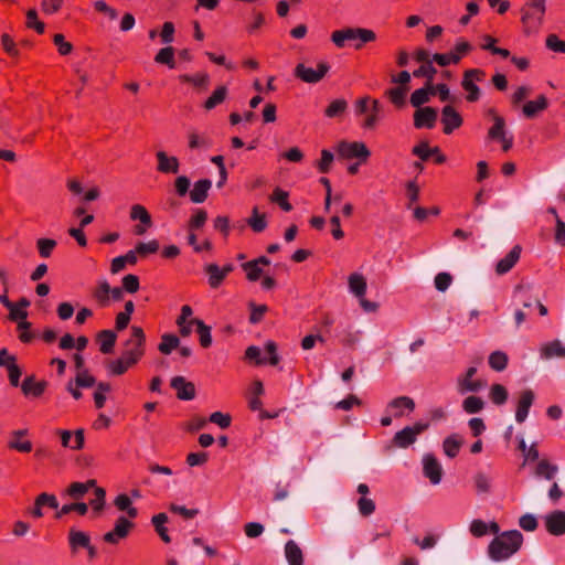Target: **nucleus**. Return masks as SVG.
Listing matches in <instances>:
<instances>
[{"label":"nucleus","mask_w":565,"mask_h":565,"mask_svg":"<svg viewBox=\"0 0 565 565\" xmlns=\"http://www.w3.org/2000/svg\"><path fill=\"white\" fill-rule=\"evenodd\" d=\"M167 522L168 515L166 513H158L151 518V524L153 525L157 534L164 543H170L171 537L169 536L168 529L166 527Z\"/></svg>","instance_id":"obj_36"},{"label":"nucleus","mask_w":565,"mask_h":565,"mask_svg":"<svg viewBox=\"0 0 565 565\" xmlns=\"http://www.w3.org/2000/svg\"><path fill=\"white\" fill-rule=\"evenodd\" d=\"M157 171L163 174H177L180 170V161L175 156H168L166 151L159 150L156 153Z\"/></svg>","instance_id":"obj_13"},{"label":"nucleus","mask_w":565,"mask_h":565,"mask_svg":"<svg viewBox=\"0 0 565 565\" xmlns=\"http://www.w3.org/2000/svg\"><path fill=\"white\" fill-rule=\"evenodd\" d=\"M366 287V280L361 274L354 273L349 276V289L355 297H364Z\"/></svg>","instance_id":"obj_35"},{"label":"nucleus","mask_w":565,"mask_h":565,"mask_svg":"<svg viewBox=\"0 0 565 565\" xmlns=\"http://www.w3.org/2000/svg\"><path fill=\"white\" fill-rule=\"evenodd\" d=\"M483 401L475 395L466 397L462 402V408L468 414H477L483 409Z\"/></svg>","instance_id":"obj_55"},{"label":"nucleus","mask_w":565,"mask_h":565,"mask_svg":"<svg viewBox=\"0 0 565 565\" xmlns=\"http://www.w3.org/2000/svg\"><path fill=\"white\" fill-rule=\"evenodd\" d=\"M132 527V522H130L125 516H119L116 520L114 529L104 534V541L110 544H117L120 540L125 539L129 534V531Z\"/></svg>","instance_id":"obj_11"},{"label":"nucleus","mask_w":565,"mask_h":565,"mask_svg":"<svg viewBox=\"0 0 565 565\" xmlns=\"http://www.w3.org/2000/svg\"><path fill=\"white\" fill-rule=\"evenodd\" d=\"M227 87L222 85L214 89L212 95L205 100L204 108L206 110H212L216 106L221 105L227 97Z\"/></svg>","instance_id":"obj_38"},{"label":"nucleus","mask_w":565,"mask_h":565,"mask_svg":"<svg viewBox=\"0 0 565 565\" xmlns=\"http://www.w3.org/2000/svg\"><path fill=\"white\" fill-rule=\"evenodd\" d=\"M73 511L77 512L79 515H85L88 511V504L84 502L64 504L57 512V518H61L62 515L68 514Z\"/></svg>","instance_id":"obj_58"},{"label":"nucleus","mask_w":565,"mask_h":565,"mask_svg":"<svg viewBox=\"0 0 565 565\" xmlns=\"http://www.w3.org/2000/svg\"><path fill=\"white\" fill-rule=\"evenodd\" d=\"M90 543V536L88 533L71 529L68 532V544L71 553L76 555L81 548L88 547Z\"/></svg>","instance_id":"obj_21"},{"label":"nucleus","mask_w":565,"mask_h":565,"mask_svg":"<svg viewBox=\"0 0 565 565\" xmlns=\"http://www.w3.org/2000/svg\"><path fill=\"white\" fill-rule=\"evenodd\" d=\"M289 193L280 188H276L271 195L270 201L277 203L282 211L290 212L292 210V205L288 201Z\"/></svg>","instance_id":"obj_48"},{"label":"nucleus","mask_w":565,"mask_h":565,"mask_svg":"<svg viewBox=\"0 0 565 565\" xmlns=\"http://www.w3.org/2000/svg\"><path fill=\"white\" fill-rule=\"evenodd\" d=\"M284 553L288 565H303L305 555L301 547L294 540L286 542Z\"/></svg>","instance_id":"obj_22"},{"label":"nucleus","mask_w":565,"mask_h":565,"mask_svg":"<svg viewBox=\"0 0 565 565\" xmlns=\"http://www.w3.org/2000/svg\"><path fill=\"white\" fill-rule=\"evenodd\" d=\"M471 50L472 45L468 41L463 39L458 40L450 52L452 56V64H457L465 55L471 52Z\"/></svg>","instance_id":"obj_50"},{"label":"nucleus","mask_w":565,"mask_h":565,"mask_svg":"<svg viewBox=\"0 0 565 565\" xmlns=\"http://www.w3.org/2000/svg\"><path fill=\"white\" fill-rule=\"evenodd\" d=\"M154 62L174 68V49L172 46L161 49L154 56Z\"/></svg>","instance_id":"obj_54"},{"label":"nucleus","mask_w":565,"mask_h":565,"mask_svg":"<svg viewBox=\"0 0 565 565\" xmlns=\"http://www.w3.org/2000/svg\"><path fill=\"white\" fill-rule=\"evenodd\" d=\"M441 122L444 132L450 135L462 125V117L452 106L447 105L441 110Z\"/></svg>","instance_id":"obj_15"},{"label":"nucleus","mask_w":565,"mask_h":565,"mask_svg":"<svg viewBox=\"0 0 565 565\" xmlns=\"http://www.w3.org/2000/svg\"><path fill=\"white\" fill-rule=\"evenodd\" d=\"M180 347V340L175 334L164 333L161 335V342L158 345V350L162 354H170L173 350Z\"/></svg>","instance_id":"obj_40"},{"label":"nucleus","mask_w":565,"mask_h":565,"mask_svg":"<svg viewBox=\"0 0 565 565\" xmlns=\"http://www.w3.org/2000/svg\"><path fill=\"white\" fill-rule=\"evenodd\" d=\"M244 271L246 273V278L249 280V281H257L262 274H263V269L262 267L257 266L256 265V262H247V263H244L242 265Z\"/></svg>","instance_id":"obj_61"},{"label":"nucleus","mask_w":565,"mask_h":565,"mask_svg":"<svg viewBox=\"0 0 565 565\" xmlns=\"http://www.w3.org/2000/svg\"><path fill=\"white\" fill-rule=\"evenodd\" d=\"M207 220V213L206 211L199 209L195 211V213L192 215V217L189 221V230L195 231L204 226L205 222Z\"/></svg>","instance_id":"obj_62"},{"label":"nucleus","mask_w":565,"mask_h":565,"mask_svg":"<svg viewBox=\"0 0 565 565\" xmlns=\"http://www.w3.org/2000/svg\"><path fill=\"white\" fill-rule=\"evenodd\" d=\"M521 252L522 248L520 245L513 246L512 249L497 263L495 273L498 275H504L509 273L519 262Z\"/></svg>","instance_id":"obj_20"},{"label":"nucleus","mask_w":565,"mask_h":565,"mask_svg":"<svg viewBox=\"0 0 565 565\" xmlns=\"http://www.w3.org/2000/svg\"><path fill=\"white\" fill-rule=\"evenodd\" d=\"M114 504L119 511H126L129 518H137L138 510L132 507V502L127 494H118L114 500Z\"/></svg>","instance_id":"obj_41"},{"label":"nucleus","mask_w":565,"mask_h":565,"mask_svg":"<svg viewBox=\"0 0 565 565\" xmlns=\"http://www.w3.org/2000/svg\"><path fill=\"white\" fill-rule=\"evenodd\" d=\"M111 386L107 382H99L96 384V391L94 392V403L97 409L104 407L107 399L106 394L110 392Z\"/></svg>","instance_id":"obj_52"},{"label":"nucleus","mask_w":565,"mask_h":565,"mask_svg":"<svg viewBox=\"0 0 565 565\" xmlns=\"http://www.w3.org/2000/svg\"><path fill=\"white\" fill-rule=\"evenodd\" d=\"M375 39L374 31L364 28H344L331 34V41L339 49L351 45L360 50L365 43L373 42Z\"/></svg>","instance_id":"obj_2"},{"label":"nucleus","mask_w":565,"mask_h":565,"mask_svg":"<svg viewBox=\"0 0 565 565\" xmlns=\"http://www.w3.org/2000/svg\"><path fill=\"white\" fill-rule=\"evenodd\" d=\"M509 358L503 351H494L489 355V366L497 372H502L507 369Z\"/></svg>","instance_id":"obj_43"},{"label":"nucleus","mask_w":565,"mask_h":565,"mask_svg":"<svg viewBox=\"0 0 565 565\" xmlns=\"http://www.w3.org/2000/svg\"><path fill=\"white\" fill-rule=\"evenodd\" d=\"M334 156L330 150L323 149L321 151V159L316 163L320 173H328L332 167Z\"/></svg>","instance_id":"obj_57"},{"label":"nucleus","mask_w":565,"mask_h":565,"mask_svg":"<svg viewBox=\"0 0 565 565\" xmlns=\"http://www.w3.org/2000/svg\"><path fill=\"white\" fill-rule=\"evenodd\" d=\"M26 434V429L14 430L8 443V447L20 452H30L32 450V443L30 440H20V438Z\"/></svg>","instance_id":"obj_27"},{"label":"nucleus","mask_w":565,"mask_h":565,"mask_svg":"<svg viewBox=\"0 0 565 565\" xmlns=\"http://www.w3.org/2000/svg\"><path fill=\"white\" fill-rule=\"evenodd\" d=\"M192 322H194L196 326V332L199 333L200 344L203 348H209L212 344L211 328L200 319H193Z\"/></svg>","instance_id":"obj_49"},{"label":"nucleus","mask_w":565,"mask_h":565,"mask_svg":"<svg viewBox=\"0 0 565 565\" xmlns=\"http://www.w3.org/2000/svg\"><path fill=\"white\" fill-rule=\"evenodd\" d=\"M96 484L95 479H89L86 482H73L66 490V493L74 500L82 499L88 490L93 489Z\"/></svg>","instance_id":"obj_29"},{"label":"nucleus","mask_w":565,"mask_h":565,"mask_svg":"<svg viewBox=\"0 0 565 565\" xmlns=\"http://www.w3.org/2000/svg\"><path fill=\"white\" fill-rule=\"evenodd\" d=\"M534 398L535 396L533 391L524 390L523 392H521L515 411V420L519 424H522L526 419L529 411L534 402Z\"/></svg>","instance_id":"obj_19"},{"label":"nucleus","mask_w":565,"mask_h":565,"mask_svg":"<svg viewBox=\"0 0 565 565\" xmlns=\"http://www.w3.org/2000/svg\"><path fill=\"white\" fill-rule=\"evenodd\" d=\"M135 364V362H130L129 358H127L125 354H121L119 359L107 363V371L110 375H122L128 371L129 367Z\"/></svg>","instance_id":"obj_34"},{"label":"nucleus","mask_w":565,"mask_h":565,"mask_svg":"<svg viewBox=\"0 0 565 565\" xmlns=\"http://www.w3.org/2000/svg\"><path fill=\"white\" fill-rule=\"evenodd\" d=\"M382 104L379 99L372 100V106L367 114H365V119L362 124V127L364 129H374L377 122L381 120V113H382Z\"/></svg>","instance_id":"obj_28"},{"label":"nucleus","mask_w":565,"mask_h":565,"mask_svg":"<svg viewBox=\"0 0 565 565\" xmlns=\"http://www.w3.org/2000/svg\"><path fill=\"white\" fill-rule=\"evenodd\" d=\"M188 146L190 149H205L212 146V140L205 134L195 130L188 132Z\"/></svg>","instance_id":"obj_37"},{"label":"nucleus","mask_w":565,"mask_h":565,"mask_svg":"<svg viewBox=\"0 0 565 565\" xmlns=\"http://www.w3.org/2000/svg\"><path fill=\"white\" fill-rule=\"evenodd\" d=\"M545 9H541L537 7H534L530 3H525V6L522 8V17L521 21L524 25L525 32H532L536 31L540 25L542 24L543 17L545 14Z\"/></svg>","instance_id":"obj_9"},{"label":"nucleus","mask_w":565,"mask_h":565,"mask_svg":"<svg viewBox=\"0 0 565 565\" xmlns=\"http://www.w3.org/2000/svg\"><path fill=\"white\" fill-rule=\"evenodd\" d=\"M338 152L341 157L345 159L358 158L361 161L360 163L366 162L371 156V152L366 145L361 141H341L338 145Z\"/></svg>","instance_id":"obj_8"},{"label":"nucleus","mask_w":565,"mask_h":565,"mask_svg":"<svg viewBox=\"0 0 565 565\" xmlns=\"http://www.w3.org/2000/svg\"><path fill=\"white\" fill-rule=\"evenodd\" d=\"M429 95H431V84L426 83L425 87L416 89L412 93L411 104L414 107L420 108L422 105L429 100Z\"/></svg>","instance_id":"obj_46"},{"label":"nucleus","mask_w":565,"mask_h":565,"mask_svg":"<svg viewBox=\"0 0 565 565\" xmlns=\"http://www.w3.org/2000/svg\"><path fill=\"white\" fill-rule=\"evenodd\" d=\"M211 186L212 181L210 179H201L196 181L193 189L189 192L190 200L196 204L203 203L207 199Z\"/></svg>","instance_id":"obj_25"},{"label":"nucleus","mask_w":565,"mask_h":565,"mask_svg":"<svg viewBox=\"0 0 565 565\" xmlns=\"http://www.w3.org/2000/svg\"><path fill=\"white\" fill-rule=\"evenodd\" d=\"M546 531L554 536L565 534V511L555 510L544 516Z\"/></svg>","instance_id":"obj_10"},{"label":"nucleus","mask_w":565,"mask_h":565,"mask_svg":"<svg viewBox=\"0 0 565 565\" xmlns=\"http://www.w3.org/2000/svg\"><path fill=\"white\" fill-rule=\"evenodd\" d=\"M461 440L457 435L448 436L443 443V449L446 456L455 458L460 450Z\"/></svg>","instance_id":"obj_47"},{"label":"nucleus","mask_w":565,"mask_h":565,"mask_svg":"<svg viewBox=\"0 0 565 565\" xmlns=\"http://www.w3.org/2000/svg\"><path fill=\"white\" fill-rule=\"evenodd\" d=\"M109 291H111L109 282L105 279L99 280L93 290V298L100 307H106L109 305Z\"/></svg>","instance_id":"obj_33"},{"label":"nucleus","mask_w":565,"mask_h":565,"mask_svg":"<svg viewBox=\"0 0 565 565\" xmlns=\"http://www.w3.org/2000/svg\"><path fill=\"white\" fill-rule=\"evenodd\" d=\"M117 335L113 330H102L97 334V341L99 343V350L104 354L113 352L116 343Z\"/></svg>","instance_id":"obj_32"},{"label":"nucleus","mask_w":565,"mask_h":565,"mask_svg":"<svg viewBox=\"0 0 565 565\" xmlns=\"http://www.w3.org/2000/svg\"><path fill=\"white\" fill-rule=\"evenodd\" d=\"M356 504L362 516H370L375 511V502L367 497H361Z\"/></svg>","instance_id":"obj_63"},{"label":"nucleus","mask_w":565,"mask_h":565,"mask_svg":"<svg viewBox=\"0 0 565 565\" xmlns=\"http://www.w3.org/2000/svg\"><path fill=\"white\" fill-rule=\"evenodd\" d=\"M387 407L392 411L394 417H403L414 412L415 402L408 396H399L392 399Z\"/></svg>","instance_id":"obj_18"},{"label":"nucleus","mask_w":565,"mask_h":565,"mask_svg":"<svg viewBox=\"0 0 565 565\" xmlns=\"http://www.w3.org/2000/svg\"><path fill=\"white\" fill-rule=\"evenodd\" d=\"M424 475L433 484H438L441 481L443 469L439 461L431 454H427L423 458Z\"/></svg>","instance_id":"obj_14"},{"label":"nucleus","mask_w":565,"mask_h":565,"mask_svg":"<svg viewBox=\"0 0 565 565\" xmlns=\"http://www.w3.org/2000/svg\"><path fill=\"white\" fill-rule=\"evenodd\" d=\"M247 224L255 233H260L267 227L266 215L259 213L258 207L252 210V215L247 220Z\"/></svg>","instance_id":"obj_45"},{"label":"nucleus","mask_w":565,"mask_h":565,"mask_svg":"<svg viewBox=\"0 0 565 565\" xmlns=\"http://www.w3.org/2000/svg\"><path fill=\"white\" fill-rule=\"evenodd\" d=\"M94 489V498L89 501V505L93 508L94 512L99 514L105 505L106 491L102 487H97L95 484Z\"/></svg>","instance_id":"obj_56"},{"label":"nucleus","mask_w":565,"mask_h":565,"mask_svg":"<svg viewBox=\"0 0 565 565\" xmlns=\"http://www.w3.org/2000/svg\"><path fill=\"white\" fill-rule=\"evenodd\" d=\"M130 331L131 335L125 343L126 350L122 354L129 358L130 362L138 363L145 354L146 334L142 328L137 326H132Z\"/></svg>","instance_id":"obj_4"},{"label":"nucleus","mask_w":565,"mask_h":565,"mask_svg":"<svg viewBox=\"0 0 565 565\" xmlns=\"http://www.w3.org/2000/svg\"><path fill=\"white\" fill-rule=\"evenodd\" d=\"M121 288L124 291H127L129 294H135L139 290L140 284L139 278L136 275L128 274L126 275L121 280Z\"/></svg>","instance_id":"obj_64"},{"label":"nucleus","mask_w":565,"mask_h":565,"mask_svg":"<svg viewBox=\"0 0 565 565\" xmlns=\"http://www.w3.org/2000/svg\"><path fill=\"white\" fill-rule=\"evenodd\" d=\"M437 120V110L433 107L418 108L414 114V126L417 129H431Z\"/></svg>","instance_id":"obj_17"},{"label":"nucleus","mask_w":565,"mask_h":565,"mask_svg":"<svg viewBox=\"0 0 565 565\" xmlns=\"http://www.w3.org/2000/svg\"><path fill=\"white\" fill-rule=\"evenodd\" d=\"M408 92L407 86H397L390 88L385 92V96L394 104L396 107H403L405 105V98Z\"/></svg>","instance_id":"obj_42"},{"label":"nucleus","mask_w":565,"mask_h":565,"mask_svg":"<svg viewBox=\"0 0 565 565\" xmlns=\"http://www.w3.org/2000/svg\"><path fill=\"white\" fill-rule=\"evenodd\" d=\"M437 70L431 63H425L422 64L417 70L413 72L414 77H425L427 78V83L431 84V81L434 79V76L436 75Z\"/></svg>","instance_id":"obj_59"},{"label":"nucleus","mask_w":565,"mask_h":565,"mask_svg":"<svg viewBox=\"0 0 565 565\" xmlns=\"http://www.w3.org/2000/svg\"><path fill=\"white\" fill-rule=\"evenodd\" d=\"M46 387V382L35 381L34 376H26L21 384L22 393L29 397H40Z\"/></svg>","instance_id":"obj_26"},{"label":"nucleus","mask_w":565,"mask_h":565,"mask_svg":"<svg viewBox=\"0 0 565 565\" xmlns=\"http://www.w3.org/2000/svg\"><path fill=\"white\" fill-rule=\"evenodd\" d=\"M330 65L327 62H319L316 67L299 63L294 70L296 78L307 84H317L328 74Z\"/></svg>","instance_id":"obj_3"},{"label":"nucleus","mask_w":565,"mask_h":565,"mask_svg":"<svg viewBox=\"0 0 565 565\" xmlns=\"http://www.w3.org/2000/svg\"><path fill=\"white\" fill-rule=\"evenodd\" d=\"M204 271L207 275V282L212 289L218 288L225 279V276L221 271V267L214 263L206 264Z\"/></svg>","instance_id":"obj_30"},{"label":"nucleus","mask_w":565,"mask_h":565,"mask_svg":"<svg viewBox=\"0 0 565 565\" xmlns=\"http://www.w3.org/2000/svg\"><path fill=\"white\" fill-rule=\"evenodd\" d=\"M558 471V467L556 465L551 463L546 459H542L537 462L535 468V476L540 478H544L546 480H552Z\"/></svg>","instance_id":"obj_39"},{"label":"nucleus","mask_w":565,"mask_h":565,"mask_svg":"<svg viewBox=\"0 0 565 565\" xmlns=\"http://www.w3.org/2000/svg\"><path fill=\"white\" fill-rule=\"evenodd\" d=\"M489 115L493 118V125L488 130V138L501 141V139L508 135L505 130V120L502 116L498 115L493 108L489 109Z\"/></svg>","instance_id":"obj_24"},{"label":"nucleus","mask_w":565,"mask_h":565,"mask_svg":"<svg viewBox=\"0 0 565 565\" xmlns=\"http://www.w3.org/2000/svg\"><path fill=\"white\" fill-rule=\"evenodd\" d=\"M180 82L189 83L200 88H207L210 76L206 73H198L194 75L182 74L179 76Z\"/></svg>","instance_id":"obj_44"},{"label":"nucleus","mask_w":565,"mask_h":565,"mask_svg":"<svg viewBox=\"0 0 565 565\" xmlns=\"http://www.w3.org/2000/svg\"><path fill=\"white\" fill-rule=\"evenodd\" d=\"M508 391L502 384H493L490 387L489 397L494 405H503L508 401Z\"/></svg>","instance_id":"obj_51"},{"label":"nucleus","mask_w":565,"mask_h":565,"mask_svg":"<svg viewBox=\"0 0 565 565\" xmlns=\"http://www.w3.org/2000/svg\"><path fill=\"white\" fill-rule=\"evenodd\" d=\"M171 387L177 392V397L182 401H191L195 397V386L188 382L183 376L171 379Z\"/></svg>","instance_id":"obj_16"},{"label":"nucleus","mask_w":565,"mask_h":565,"mask_svg":"<svg viewBox=\"0 0 565 565\" xmlns=\"http://www.w3.org/2000/svg\"><path fill=\"white\" fill-rule=\"evenodd\" d=\"M477 367L470 366L465 373L460 374L457 380V391L460 395L467 393H477L486 386V382L476 377Z\"/></svg>","instance_id":"obj_5"},{"label":"nucleus","mask_w":565,"mask_h":565,"mask_svg":"<svg viewBox=\"0 0 565 565\" xmlns=\"http://www.w3.org/2000/svg\"><path fill=\"white\" fill-rule=\"evenodd\" d=\"M548 106L547 98L540 95L535 100H530L523 106V114L526 118H533L537 113L545 110Z\"/></svg>","instance_id":"obj_31"},{"label":"nucleus","mask_w":565,"mask_h":565,"mask_svg":"<svg viewBox=\"0 0 565 565\" xmlns=\"http://www.w3.org/2000/svg\"><path fill=\"white\" fill-rule=\"evenodd\" d=\"M523 534L518 530L501 532L488 545V556L493 562L509 559L520 551L523 544Z\"/></svg>","instance_id":"obj_1"},{"label":"nucleus","mask_w":565,"mask_h":565,"mask_svg":"<svg viewBox=\"0 0 565 565\" xmlns=\"http://www.w3.org/2000/svg\"><path fill=\"white\" fill-rule=\"evenodd\" d=\"M129 216L132 221H139L140 224L135 227L137 235H142L148 228L152 226L151 215L148 210L141 204H134L130 207Z\"/></svg>","instance_id":"obj_12"},{"label":"nucleus","mask_w":565,"mask_h":565,"mask_svg":"<svg viewBox=\"0 0 565 565\" xmlns=\"http://www.w3.org/2000/svg\"><path fill=\"white\" fill-rule=\"evenodd\" d=\"M540 355L543 360L565 358V344L559 340L546 342L541 345Z\"/></svg>","instance_id":"obj_23"},{"label":"nucleus","mask_w":565,"mask_h":565,"mask_svg":"<svg viewBox=\"0 0 565 565\" xmlns=\"http://www.w3.org/2000/svg\"><path fill=\"white\" fill-rule=\"evenodd\" d=\"M429 424L428 423H422L418 422L414 424L413 426H406L402 430L397 431L393 437V444L394 446L398 448H407L408 446L413 445L417 437L424 433L426 429H428Z\"/></svg>","instance_id":"obj_7"},{"label":"nucleus","mask_w":565,"mask_h":565,"mask_svg":"<svg viewBox=\"0 0 565 565\" xmlns=\"http://www.w3.org/2000/svg\"><path fill=\"white\" fill-rule=\"evenodd\" d=\"M484 76V71L480 68L467 70L463 73L461 86L467 92L466 99L468 102L473 103L480 98V88L478 87L477 82H482Z\"/></svg>","instance_id":"obj_6"},{"label":"nucleus","mask_w":565,"mask_h":565,"mask_svg":"<svg viewBox=\"0 0 565 565\" xmlns=\"http://www.w3.org/2000/svg\"><path fill=\"white\" fill-rule=\"evenodd\" d=\"M348 108V103L343 98L332 100L324 110V115L328 118H334L342 115Z\"/></svg>","instance_id":"obj_53"},{"label":"nucleus","mask_w":565,"mask_h":565,"mask_svg":"<svg viewBox=\"0 0 565 565\" xmlns=\"http://www.w3.org/2000/svg\"><path fill=\"white\" fill-rule=\"evenodd\" d=\"M38 250L41 257L47 258L51 256L56 246V241L52 238H40L36 242Z\"/></svg>","instance_id":"obj_60"}]
</instances>
